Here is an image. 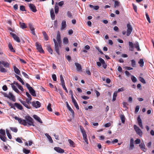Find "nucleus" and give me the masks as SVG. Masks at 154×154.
<instances>
[{"label": "nucleus", "instance_id": "nucleus-11", "mask_svg": "<svg viewBox=\"0 0 154 154\" xmlns=\"http://www.w3.org/2000/svg\"><path fill=\"white\" fill-rule=\"evenodd\" d=\"M32 106L35 108H39L41 106V103L38 101H36L35 102L33 101L32 102Z\"/></svg>", "mask_w": 154, "mask_h": 154}, {"label": "nucleus", "instance_id": "nucleus-29", "mask_svg": "<svg viewBox=\"0 0 154 154\" xmlns=\"http://www.w3.org/2000/svg\"><path fill=\"white\" fill-rule=\"evenodd\" d=\"M42 33L44 39L46 41L48 40V37L46 32L45 31H43L42 32Z\"/></svg>", "mask_w": 154, "mask_h": 154}, {"label": "nucleus", "instance_id": "nucleus-38", "mask_svg": "<svg viewBox=\"0 0 154 154\" xmlns=\"http://www.w3.org/2000/svg\"><path fill=\"white\" fill-rule=\"evenodd\" d=\"M6 132L7 134V135L8 137V138L10 139H11L12 138V136L11 135V134H10L9 131L8 129H6Z\"/></svg>", "mask_w": 154, "mask_h": 154}, {"label": "nucleus", "instance_id": "nucleus-24", "mask_svg": "<svg viewBox=\"0 0 154 154\" xmlns=\"http://www.w3.org/2000/svg\"><path fill=\"white\" fill-rule=\"evenodd\" d=\"M33 117L36 120H37L38 122H39L40 123H42V121L40 118L38 116H37L34 115L33 116Z\"/></svg>", "mask_w": 154, "mask_h": 154}, {"label": "nucleus", "instance_id": "nucleus-7", "mask_svg": "<svg viewBox=\"0 0 154 154\" xmlns=\"http://www.w3.org/2000/svg\"><path fill=\"white\" fill-rule=\"evenodd\" d=\"M9 105L11 106V107L15 110L16 109L15 106H16L17 109L20 110H21L23 109V107L22 106L17 103H14V106H13V105L11 103H10Z\"/></svg>", "mask_w": 154, "mask_h": 154}, {"label": "nucleus", "instance_id": "nucleus-3", "mask_svg": "<svg viewBox=\"0 0 154 154\" xmlns=\"http://www.w3.org/2000/svg\"><path fill=\"white\" fill-rule=\"evenodd\" d=\"M0 138L4 142H5L6 138L5 137L6 134L5 130L1 129L0 130Z\"/></svg>", "mask_w": 154, "mask_h": 154}, {"label": "nucleus", "instance_id": "nucleus-36", "mask_svg": "<svg viewBox=\"0 0 154 154\" xmlns=\"http://www.w3.org/2000/svg\"><path fill=\"white\" fill-rule=\"evenodd\" d=\"M117 92L116 91H115L113 94V98L112 100L113 101H114L116 100V98L117 96Z\"/></svg>", "mask_w": 154, "mask_h": 154}, {"label": "nucleus", "instance_id": "nucleus-1", "mask_svg": "<svg viewBox=\"0 0 154 154\" xmlns=\"http://www.w3.org/2000/svg\"><path fill=\"white\" fill-rule=\"evenodd\" d=\"M53 40L54 43V48L55 51L58 55H59V49L61 47L62 43H60L57 42L55 38H53Z\"/></svg>", "mask_w": 154, "mask_h": 154}, {"label": "nucleus", "instance_id": "nucleus-14", "mask_svg": "<svg viewBox=\"0 0 154 154\" xmlns=\"http://www.w3.org/2000/svg\"><path fill=\"white\" fill-rule=\"evenodd\" d=\"M11 35L12 36L15 40L18 42H20V40L19 38L15 34L12 32L10 33Z\"/></svg>", "mask_w": 154, "mask_h": 154}, {"label": "nucleus", "instance_id": "nucleus-15", "mask_svg": "<svg viewBox=\"0 0 154 154\" xmlns=\"http://www.w3.org/2000/svg\"><path fill=\"white\" fill-rule=\"evenodd\" d=\"M75 64L78 71H82V66L81 64L78 63H75Z\"/></svg>", "mask_w": 154, "mask_h": 154}, {"label": "nucleus", "instance_id": "nucleus-55", "mask_svg": "<svg viewBox=\"0 0 154 154\" xmlns=\"http://www.w3.org/2000/svg\"><path fill=\"white\" fill-rule=\"evenodd\" d=\"M22 74L26 78H27L28 79H29V77L28 75L26 74L25 72H22Z\"/></svg>", "mask_w": 154, "mask_h": 154}, {"label": "nucleus", "instance_id": "nucleus-48", "mask_svg": "<svg viewBox=\"0 0 154 154\" xmlns=\"http://www.w3.org/2000/svg\"><path fill=\"white\" fill-rule=\"evenodd\" d=\"M10 129L12 131L15 133H16L18 131L17 129L15 127H11Z\"/></svg>", "mask_w": 154, "mask_h": 154}, {"label": "nucleus", "instance_id": "nucleus-8", "mask_svg": "<svg viewBox=\"0 0 154 154\" xmlns=\"http://www.w3.org/2000/svg\"><path fill=\"white\" fill-rule=\"evenodd\" d=\"M127 26L128 29L126 35L127 36H129L132 32L133 28L129 23L127 24Z\"/></svg>", "mask_w": 154, "mask_h": 154}, {"label": "nucleus", "instance_id": "nucleus-4", "mask_svg": "<svg viewBox=\"0 0 154 154\" xmlns=\"http://www.w3.org/2000/svg\"><path fill=\"white\" fill-rule=\"evenodd\" d=\"M26 86L31 94L34 97H35L36 96L35 92L32 88L31 87L30 85L27 83H26Z\"/></svg>", "mask_w": 154, "mask_h": 154}, {"label": "nucleus", "instance_id": "nucleus-10", "mask_svg": "<svg viewBox=\"0 0 154 154\" xmlns=\"http://www.w3.org/2000/svg\"><path fill=\"white\" fill-rule=\"evenodd\" d=\"M29 6L30 9L32 12H35L37 11L36 7L35 6L32 4H29Z\"/></svg>", "mask_w": 154, "mask_h": 154}, {"label": "nucleus", "instance_id": "nucleus-27", "mask_svg": "<svg viewBox=\"0 0 154 154\" xmlns=\"http://www.w3.org/2000/svg\"><path fill=\"white\" fill-rule=\"evenodd\" d=\"M83 137V139L85 140V142L88 144V141L87 138V136L86 132L82 134Z\"/></svg>", "mask_w": 154, "mask_h": 154}, {"label": "nucleus", "instance_id": "nucleus-37", "mask_svg": "<svg viewBox=\"0 0 154 154\" xmlns=\"http://www.w3.org/2000/svg\"><path fill=\"white\" fill-rule=\"evenodd\" d=\"M138 63L140 67H143V66L144 63L143 59H140Z\"/></svg>", "mask_w": 154, "mask_h": 154}, {"label": "nucleus", "instance_id": "nucleus-21", "mask_svg": "<svg viewBox=\"0 0 154 154\" xmlns=\"http://www.w3.org/2000/svg\"><path fill=\"white\" fill-rule=\"evenodd\" d=\"M66 26V22L65 20L62 21L61 23V30H63L65 29Z\"/></svg>", "mask_w": 154, "mask_h": 154}, {"label": "nucleus", "instance_id": "nucleus-22", "mask_svg": "<svg viewBox=\"0 0 154 154\" xmlns=\"http://www.w3.org/2000/svg\"><path fill=\"white\" fill-rule=\"evenodd\" d=\"M128 44L130 47V50L131 51H133L134 50V44L131 42H128Z\"/></svg>", "mask_w": 154, "mask_h": 154}, {"label": "nucleus", "instance_id": "nucleus-63", "mask_svg": "<svg viewBox=\"0 0 154 154\" xmlns=\"http://www.w3.org/2000/svg\"><path fill=\"white\" fill-rule=\"evenodd\" d=\"M99 60L100 62V63H101L102 64L105 63V61L104 60H103L100 57L99 58Z\"/></svg>", "mask_w": 154, "mask_h": 154}, {"label": "nucleus", "instance_id": "nucleus-32", "mask_svg": "<svg viewBox=\"0 0 154 154\" xmlns=\"http://www.w3.org/2000/svg\"><path fill=\"white\" fill-rule=\"evenodd\" d=\"M2 64L5 67L8 68L9 66V63L5 61H2Z\"/></svg>", "mask_w": 154, "mask_h": 154}, {"label": "nucleus", "instance_id": "nucleus-49", "mask_svg": "<svg viewBox=\"0 0 154 154\" xmlns=\"http://www.w3.org/2000/svg\"><path fill=\"white\" fill-rule=\"evenodd\" d=\"M48 110L50 112H51L52 110V109L51 108V104L50 103H49L47 106Z\"/></svg>", "mask_w": 154, "mask_h": 154}, {"label": "nucleus", "instance_id": "nucleus-42", "mask_svg": "<svg viewBox=\"0 0 154 154\" xmlns=\"http://www.w3.org/2000/svg\"><path fill=\"white\" fill-rule=\"evenodd\" d=\"M63 43L64 44H67L69 42L68 38L67 37H64L63 39Z\"/></svg>", "mask_w": 154, "mask_h": 154}, {"label": "nucleus", "instance_id": "nucleus-30", "mask_svg": "<svg viewBox=\"0 0 154 154\" xmlns=\"http://www.w3.org/2000/svg\"><path fill=\"white\" fill-rule=\"evenodd\" d=\"M11 86L13 89L14 91L16 92L17 93H19V91L17 89V88L13 84H11Z\"/></svg>", "mask_w": 154, "mask_h": 154}, {"label": "nucleus", "instance_id": "nucleus-59", "mask_svg": "<svg viewBox=\"0 0 154 154\" xmlns=\"http://www.w3.org/2000/svg\"><path fill=\"white\" fill-rule=\"evenodd\" d=\"M16 141L20 143H23V142L21 139L19 137H17L16 139Z\"/></svg>", "mask_w": 154, "mask_h": 154}, {"label": "nucleus", "instance_id": "nucleus-13", "mask_svg": "<svg viewBox=\"0 0 154 154\" xmlns=\"http://www.w3.org/2000/svg\"><path fill=\"white\" fill-rule=\"evenodd\" d=\"M54 149L57 152L60 153H62L64 152V151L63 149L58 147H55L54 148Z\"/></svg>", "mask_w": 154, "mask_h": 154}, {"label": "nucleus", "instance_id": "nucleus-47", "mask_svg": "<svg viewBox=\"0 0 154 154\" xmlns=\"http://www.w3.org/2000/svg\"><path fill=\"white\" fill-rule=\"evenodd\" d=\"M139 80L142 83L145 84L146 83V81L142 77H140L139 78Z\"/></svg>", "mask_w": 154, "mask_h": 154}, {"label": "nucleus", "instance_id": "nucleus-23", "mask_svg": "<svg viewBox=\"0 0 154 154\" xmlns=\"http://www.w3.org/2000/svg\"><path fill=\"white\" fill-rule=\"evenodd\" d=\"M50 14L52 19L54 20L55 19V16L53 8H51L50 10Z\"/></svg>", "mask_w": 154, "mask_h": 154}, {"label": "nucleus", "instance_id": "nucleus-58", "mask_svg": "<svg viewBox=\"0 0 154 154\" xmlns=\"http://www.w3.org/2000/svg\"><path fill=\"white\" fill-rule=\"evenodd\" d=\"M62 86L63 88V89L65 90L66 92L68 93V91L67 90V89L66 88V87L65 86V84L62 85Z\"/></svg>", "mask_w": 154, "mask_h": 154}, {"label": "nucleus", "instance_id": "nucleus-28", "mask_svg": "<svg viewBox=\"0 0 154 154\" xmlns=\"http://www.w3.org/2000/svg\"><path fill=\"white\" fill-rule=\"evenodd\" d=\"M135 48H136L138 51H140L141 50L140 49L139 44L138 42H136L134 44Z\"/></svg>", "mask_w": 154, "mask_h": 154}, {"label": "nucleus", "instance_id": "nucleus-39", "mask_svg": "<svg viewBox=\"0 0 154 154\" xmlns=\"http://www.w3.org/2000/svg\"><path fill=\"white\" fill-rule=\"evenodd\" d=\"M54 9L55 13L57 14L58 13L59 11V7L57 5V3H56L55 5Z\"/></svg>", "mask_w": 154, "mask_h": 154}, {"label": "nucleus", "instance_id": "nucleus-57", "mask_svg": "<svg viewBox=\"0 0 154 154\" xmlns=\"http://www.w3.org/2000/svg\"><path fill=\"white\" fill-rule=\"evenodd\" d=\"M52 78L54 81H56L57 77L55 74H54L52 75Z\"/></svg>", "mask_w": 154, "mask_h": 154}, {"label": "nucleus", "instance_id": "nucleus-2", "mask_svg": "<svg viewBox=\"0 0 154 154\" xmlns=\"http://www.w3.org/2000/svg\"><path fill=\"white\" fill-rule=\"evenodd\" d=\"M25 119L27 123V124L29 126H34L33 124L34 120L31 117L29 116H25Z\"/></svg>", "mask_w": 154, "mask_h": 154}, {"label": "nucleus", "instance_id": "nucleus-43", "mask_svg": "<svg viewBox=\"0 0 154 154\" xmlns=\"http://www.w3.org/2000/svg\"><path fill=\"white\" fill-rule=\"evenodd\" d=\"M131 65L133 67H136V62L134 60H131Z\"/></svg>", "mask_w": 154, "mask_h": 154}, {"label": "nucleus", "instance_id": "nucleus-9", "mask_svg": "<svg viewBox=\"0 0 154 154\" xmlns=\"http://www.w3.org/2000/svg\"><path fill=\"white\" fill-rule=\"evenodd\" d=\"M35 45L37 49L40 53H44V51L42 48L41 45L38 42H37L35 43Z\"/></svg>", "mask_w": 154, "mask_h": 154}, {"label": "nucleus", "instance_id": "nucleus-34", "mask_svg": "<svg viewBox=\"0 0 154 154\" xmlns=\"http://www.w3.org/2000/svg\"><path fill=\"white\" fill-rule=\"evenodd\" d=\"M68 142L70 144V146L72 147H74L75 146V143L71 139L68 140Z\"/></svg>", "mask_w": 154, "mask_h": 154}, {"label": "nucleus", "instance_id": "nucleus-6", "mask_svg": "<svg viewBox=\"0 0 154 154\" xmlns=\"http://www.w3.org/2000/svg\"><path fill=\"white\" fill-rule=\"evenodd\" d=\"M134 128L137 134L139 135L140 137H142L143 135V132L136 125H134Z\"/></svg>", "mask_w": 154, "mask_h": 154}, {"label": "nucleus", "instance_id": "nucleus-51", "mask_svg": "<svg viewBox=\"0 0 154 154\" xmlns=\"http://www.w3.org/2000/svg\"><path fill=\"white\" fill-rule=\"evenodd\" d=\"M146 18L147 19V20L148 21V22L149 23H150L151 22H150V18L149 17V16L148 14L146 12Z\"/></svg>", "mask_w": 154, "mask_h": 154}, {"label": "nucleus", "instance_id": "nucleus-26", "mask_svg": "<svg viewBox=\"0 0 154 154\" xmlns=\"http://www.w3.org/2000/svg\"><path fill=\"white\" fill-rule=\"evenodd\" d=\"M15 77L20 82L22 85H24V82L22 79L19 76L16 75H15Z\"/></svg>", "mask_w": 154, "mask_h": 154}, {"label": "nucleus", "instance_id": "nucleus-33", "mask_svg": "<svg viewBox=\"0 0 154 154\" xmlns=\"http://www.w3.org/2000/svg\"><path fill=\"white\" fill-rule=\"evenodd\" d=\"M19 24L20 27L22 29H24L27 27V26L25 23L20 22Z\"/></svg>", "mask_w": 154, "mask_h": 154}, {"label": "nucleus", "instance_id": "nucleus-45", "mask_svg": "<svg viewBox=\"0 0 154 154\" xmlns=\"http://www.w3.org/2000/svg\"><path fill=\"white\" fill-rule=\"evenodd\" d=\"M0 71L2 72H5L7 71V70L3 67L0 66Z\"/></svg>", "mask_w": 154, "mask_h": 154}, {"label": "nucleus", "instance_id": "nucleus-52", "mask_svg": "<svg viewBox=\"0 0 154 154\" xmlns=\"http://www.w3.org/2000/svg\"><path fill=\"white\" fill-rule=\"evenodd\" d=\"M67 15L68 17L70 18L72 17V15L71 13L69 11H68L67 12Z\"/></svg>", "mask_w": 154, "mask_h": 154}, {"label": "nucleus", "instance_id": "nucleus-50", "mask_svg": "<svg viewBox=\"0 0 154 154\" xmlns=\"http://www.w3.org/2000/svg\"><path fill=\"white\" fill-rule=\"evenodd\" d=\"M23 152L26 154H28L30 152L29 150H27L26 149L24 148L23 150Z\"/></svg>", "mask_w": 154, "mask_h": 154}, {"label": "nucleus", "instance_id": "nucleus-20", "mask_svg": "<svg viewBox=\"0 0 154 154\" xmlns=\"http://www.w3.org/2000/svg\"><path fill=\"white\" fill-rule=\"evenodd\" d=\"M20 101L23 105L24 106H25L26 108L28 109H30V107L29 106V104L25 101H23L22 100H20Z\"/></svg>", "mask_w": 154, "mask_h": 154}, {"label": "nucleus", "instance_id": "nucleus-31", "mask_svg": "<svg viewBox=\"0 0 154 154\" xmlns=\"http://www.w3.org/2000/svg\"><path fill=\"white\" fill-rule=\"evenodd\" d=\"M47 49L49 53H50L51 54H53V50L51 48L50 45H47Z\"/></svg>", "mask_w": 154, "mask_h": 154}, {"label": "nucleus", "instance_id": "nucleus-35", "mask_svg": "<svg viewBox=\"0 0 154 154\" xmlns=\"http://www.w3.org/2000/svg\"><path fill=\"white\" fill-rule=\"evenodd\" d=\"M120 117L122 122L123 123H124L125 122V117L124 115L121 114Z\"/></svg>", "mask_w": 154, "mask_h": 154}, {"label": "nucleus", "instance_id": "nucleus-5", "mask_svg": "<svg viewBox=\"0 0 154 154\" xmlns=\"http://www.w3.org/2000/svg\"><path fill=\"white\" fill-rule=\"evenodd\" d=\"M14 118V119L17 120L18 122L20 124H22L24 126L27 125V123L26 120L24 119H23L21 118H19L17 116H15Z\"/></svg>", "mask_w": 154, "mask_h": 154}, {"label": "nucleus", "instance_id": "nucleus-41", "mask_svg": "<svg viewBox=\"0 0 154 154\" xmlns=\"http://www.w3.org/2000/svg\"><path fill=\"white\" fill-rule=\"evenodd\" d=\"M8 47L10 50L12 52H15V51L14 50L11 44L9 43L8 44Z\"/></svg>", "mask_w": 154, "mask_h": 154}, {"label": "nucleus", "instance_id": "nucleus-46", "mask_svg": "<svg viewBox=\"0 0 154 154\" xmlns=\"http://www.w3.org/2000/svg\"><path fill=\"white\" fill-rule=\"evenodd\" d=\"M60 81H61V83L62 85L65 84L64 81V79H63V75H60Z\"/></svg>", "mask_w": 154, "mask_h": 154}, {"label": "nucleus", "instance_id": "nucleus-25", "mask_svg": "<svg viewBox=\"0 0 154 154\" xmlns=\"http://www.w3.org/2000/svg\"><path fill=\"white\" fill-rule=\"evenodd\" d=\"M14 70L15 73L18 75H20V70L15 66H14Z\"/></svg>", "mask_w": 154, "mask_h": 154}, {"label": "nucleus", "instance_id": "nucleus-53", "mask_svg": "<svg viewBox=\"0 0 154 154\" xmlns=\"http://www.w3.org/2000/svg\"><path fill=\"white\" fill-rule=\"evenodd\" d=\"M32 100V98H28L26 100V102L27 103L29 104L31 103V100Z\"/></svg>", "mask_w": 154, "mask_h": 154}, {"label": "nucleus", "instance_id": "nucleus-56", "mask_svg": "<svg viewBox=\"0 0 154 154\" xmlns=\"http://www.w3.org/2000/svg\"><path fill=\"white\" fill-rule=\"evenodd\" d=\"M80 128L81 131L82 133V134L85 132V130H84V128L82 126H80Z\"/></svg>", "mask_w": 154, "mask_h": 154}, {"label": "nucleus", "instance_id": "nucleus-64", "mask_svg": "<svg viewBox=\"0 0 154 154\" xmlns=\"http://www.w3.org/2000/svg\"><path fill=\"white\" fill-rule=\"evenodd\" d=\"M81 97L82 99L85 100H88L89 98V97L85 96H82Z\"/></svg>", "mask_w": 154, "mask_h": 154}, {"label": "nucleus", "instance_id": "nucleus-54", "mask_svg": "<svg viewBox=\"0 0 154 154\" xmlns=\"http://www.w3.org/2000/svg\"><path fill=\"white\" fill-rule=\"evenodd\" d=\"M120 3L117 1H115V4L114 5V6L115 8H116L117 7L119 6V4Z\"/></svg>", "mask_w": 154, "mask_h": 154}, {"label": "nucleus", "instance_id": "nucleus-19", "mask_svg": "<svg viewBox=\"0 0 154 154\" xmlns=\"http://www.w3.org/2000/svg\"><path fill=\"white\" fill-rule=\"evenodd\" d=\"M139 146L142 150L144 152H146V149L145 148V146L144 142L141 143Z\"/></svg>", "mask_w": 154, "mask_h": 154}, {"label": "nucleus", "instance_id": "nucleus-18", "mask_svg": "<svg viewBox=\"0 0 154 154\" xmlns=\"http://www.w3.org/2000/svg\"><path fill=\"white\" fill-rule=\"evenodd\" d=\"M56 39L57 40V42L60 43H62V41L61 40V36L60 32H58L57 35Z\"/></svg>", "mask_w": 154, "mask_h": 154}, {"label": "nucleus", "instance_id": "nucleus-62", "mask_svg": "<svg viewBox=\"0 0 154 154\" xmlns=\"http://www.w3.org/2000/svg\"><path fill=\"white\" fill-rule=\"evenodd\" d=\"M20 9L21 11H25V7L23 5H21L20 6Z\"/></svg>", "mask_w": 154, "mask_h": 154}, {"label": "nucleus", "instance_id": "nucleus-16", "mask_svg": "<svg viewBox=\"0 0 154 154\" xmlns=\"http://www.w3.org/2000/svg\"><path fill=\"white\" fill-rule=\"evenodd\" d=\"M8 98H9L10 100H12L14 102H15L16 101L14 96L10 92L9 93Z\"/></svg>", "mask_w": 154, "mask_h": 154}, {"label": "nucleus", "instance_id": "nucleus-61", "mask_svg": "<svg viewBox=\"0 0 154 154\" xmlns=\"http://www.w3.org/2000/svg\"><path fill=\"white\" fill-rule=\"evenodd\" d=\"M140 109V106H137L136 107L135 112V113H137L139 111Z\"/></svg>", "mask_w": 154, "mask_h": 154}, {"label": "nucleus", "instance_id": "nucleus-12", "mask_svg": "<svg viewBox=\"0 0 154 154\" xmlns=\"http://www.w3.org/2000/svg\"><path fill=\"white\" fill-rule=\"evenodd\" d=\"M134 140L133 138L131 139L130 141L129 150H132L134 148Z\"/></svg>", "mask_w": 154, "mask_h": 154}, {"label": "nucleus", "instance_id": "nucleus-44", "mask_svg": "<svg viewBox=\"0 0 154 154\" xmlns=\"http://www.w3.org/2000/svg\"><path fill=\"white\" fill-rule=\"evenodd\" d=\"M131 79L133 82L135 83L137 82V79L133 75L131 76Z\"/></svg>", "mask_w": 154, "mask_h": 154}, {"label": "nucleus", "instance_id": "nucleus-17", "mask_svg": "<svg viewBox=\"0 0 154 154\" xmlns=\"http://www.w3.org/2000/svg\"><path fill=\"white\" fill-rule=\"evenodd\" d=\"M66 106L68 108L69 110L71 112V113L72 114V116L73 117H74V110L71 108L70 107L69 105L67 102H66Z\"/></svg>", "mask_w": 154, "mask_h": 154}, {"label": "nucleus", "instance_id": "nucleus-40", "mask_svg": "<svg viewBox=\"0 0 154 154\" xmlns=\"http://www.w3.org/2000/svg\"><path fill=\"white\" fill-rule=\"evenodd\" d=\"M45 135L48 138V139L50 142L51 143H53V141L51 137V136H49L47 134H45Z\"/></svg>", "mask_w": 154, "mask_h": 154}, {"label": "nucleus", "instance_id": "nucleus-60", "mask_svg": "<svg viewBox=\"0 0 154 154\" xmlns=\"http://www.w3.org/2000/svg\"><path fill=\"white\" fill-rule=\"evenodd\" d=\"M140 140L139 139H137L135 141V143L136 144H139L140 143Z\"/></svg>", "mask_w": 154, "mask_h": 154}]
</instances>
